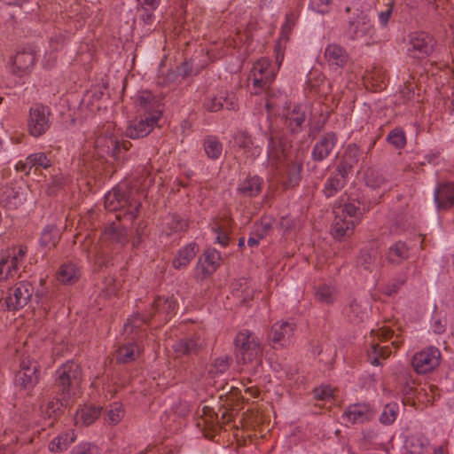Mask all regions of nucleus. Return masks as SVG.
Instances as JSON below:
<instances>
[{
    "label": "nucleus",
    "instance_id": "f257e3e1",
    "mask_svg": "<svg viewBox=\"0 0 454 454\" xmlns=\"http://www.w3.org/2000/svg\"><path fill=\"white\" fill-rule=\"evenodd\" d=\"M82 377L81 366L73 361L62 364L56 371L55 387L59 398L49 400L41 405L42 413L49 419L57 416L64 406H68L71 401V388L80 383Z\"/></svg>",
    "mask_w": 454,
    "mask_h": 454
},
{
    "label": "nucleus",
    "instance_id": "f03ea898",
    "mask_svg": "<svg viewBox=\"0 0 454 454\" xmlns=\"http://www.w3.org/2000/svg\"><path fill=\"white\" fill-rule=\"evenodd\" d=\"M141 207L137 184L129 185L121 183L105 196V207L108 211H115L116 219L132 223L137 216Z\"/></svg>",
    "mask_w": 454,
    "mask_h": 454
},
{
    "label": "nucleus",
    "instance_id": "7ed1b4c3",
    "mask_svg": "<svg viewBox=\"0 0 454 454\" xmlns=\"http://www.w3.org/2000/svg\"><path fill=\"white\" fill-rule=\"evenodd\" d=\"M236 356L239 363L252 364L254 372L262 365V348L259 339L251 332L246 330L237 334L235 338Z\"/></svg>",
    "mask_w": 454,
    "mask_h": 454
},
{
    "label": "nucleus",
    "instance_id": "20e7f679",
    "mask_svg": "<svg viewBox=\"0 0 454 454\" xmlns=\"http://www.w3.org/2000/svg\"><path fill=\"white\" fill-rule=\"evenodd\" d=\"M51 109L43 104H34L28 112L27 128L28 133L34 137L44 135L51 128Z\"/></svg>",
    "mask_w": 454,
    "mask_h": 454
},
{
    "label": "nucleus",
    "instance_id": "39448f33",
    "mask_svg": "<svg viewBox=\"0 0 454 454\" xmlns=\"http://www.w3.org/2000/svg\"><path fill=\"white\" fill-rule=\"evenodd\" d=\"M131 145L130 142L120 143L114 136L99 135L95 141V151L99 158L111 157L117 160L123 157Z\"/></svg>",
    "mask_w": 454,
    "mask_h": 454
},
{
    "label": "nucleus",
    "instance_id": "423d86ee",
    "mask_svg": "<svg viewBox=\"0 0 454 454\" xmlns=\"http://www.w3.org/2000/svg\"><path fill=\"white\" fill-rule=\"evenodd\" d=\"M275 71L268 59L256 61L251 70L252 93L257 95L262 90L266 89L275 79Z\"/></svg>",
    "mask_w": 454,
    "mask_h": 454
},
{
    "label": "nucleus",
    "instance_id": "0eeeda50",
    "mask_svg": "<svg viewBox=\"0 0 454 454\" xmlns=\"http://www.w3.org/2000/svg\"><path fill=\"white\" fill-rule=\"evenodd\" d=\"M34 291L33 285L28 281L17 283L9 289L8 295L4 299L7 309L19 310L24 308L31 300Z\"/></svg>",
    "mask_w": 454,
    "mask_h": 454
},
{
    "label": "nucleus",
    "instance_id": "6e6552de",
    "mask_svg": "<svg viewBox=\"0 0 454 454\" xmlns=\"http://www.w3.org/2000/svg\"><path fill=\"white\" fill-rule=\"evenodd\" d=\"M291 147V142L280 133L272 134L269 137L268 163L272 168H278L287 156V151Z\"/></svg>",
    "mask_w": 454,
    "mask_h": 454
},
{
    "label": "nucleus",
    "instance_id": "1a4fd4ad",
    "mask_svg": "<svg viewBox=\"0 0 454 454\" xmlns=\"http://www.w3.org/2000/svg\"><path fill=\"white\" fill-rule=\"evenodd\" d=\"M40 365L30 357L20 362V369L15 376V385L24 389H32L39 381Z\"/></svg>",
    "mask_w": 454,
    "mask_h": 454
},
{
    "label": "nucleus",
    "instance_id": "9d476101",
    "mask_svg": "<svg viewBox=\"0 0 454 454\" xmlns=\"http://www.w3.org/2000/svg\"><path fill=\"white\" fill-rule=\"evenodd\" d=\"M441 360V352L437 348L430 347L416 353L411 361L415 372L426 374L438 367Z\"/></svg>",
    "mask_w": 454,
    "mask_h": 454
},
{
    "label": "nucleus",
    "instance_id": "9b49d317",
    "mask_svg": "<svg viewBox=\"0 0 454 454\" xmlns=\"http://www.w3.org/2000/svg\"><path fill=\"white\" fill-rule=\"evenodd\" d=\"M160 117V113L156 111L132 121L126 129V136L132 139L146 137L158 123Z\"/></svg>",
    "mask_w": 454,
    "mask_h": 454
},
{
    "label": "nucleus",
    "instance_id": "f8f14e48",
    "mask_svg": "<svg viewBox=\"0 0 454 454\" xmlns=\"http://www.w3.org/2000/svg\"><path fill=\"white\" fill-rule=\"evenodd\" d=\"M434 38L425 32L411 35L409 51L415 52L414 57L420 59L428 56L434 50Z\"/></svg>",
    "mask_w": 454,
    "mask_h": 454
},
{
    "label": "nucleus",
    "instance_id": "ddd939ff",
    "mask_svg": "<svg viewBox=\"0 0 454 454\" xmlns=\"http://www.w3.org/2000/svg\"><path fill=\"white\" fill-rule=\"evenodd\" d=\"M338 137L335 132L330 131L325 133L314 145L311 158L315 161H323L326 159L336 145Z\"/></svg>",
    "mask_w": 454,
    "mask_h": 454
},
{
    "label": "nucleus",
    "instance_id": "4468645a",
    "mask_svg": "<svg viewBox=\"0 0 454 454\" xmlns=\"http://www.w3.org/2000/svg\"><path fill=\"white\" fill-rule=\"evenodd\" d=\"M324 57L329 67L333 70L344 68L348 61L347 51L337 43H330L326 46Z\"/></svg>",
    "mask_w": 454,
    "mask_h": 454
},
{
    "label": "nucleus",
    "instance_id": "2eb2a0df",
    "mask_svg": "<svg viewBox=\"0 0 454 454\" xmlns=\"http://www.w3.org/2000/svg\"><path fill=\"white\" fill-rule=\"evenodd\" d=\"M372 25L368 16L360 12L355 20L348 21V26L345 31V34L351 39L356 40L362 37L371 32Z\"/></svg>",
    "mask_w": 454,
    "mask_h": 454
},
{
    "label": "nucleus",
    "instance_id": "dca6fc26",
    "mask_svg": "<svg viewBox=\"0 0 454 454\" xmlns=\"http://www.w3.org/2000/svg\"><path fill=\"white\" fill-rule=\"evenodd\" d=\"M296 325L294 322L279 321L271 327L270 339L280 346H286L294 334Z\"/></svg>",
    "mask_w": 454,
    "mask_h": 454
},
{
    "label": "nucleus",
    "instance_id": "f3484780",
    "mask_svg": "<svg viewBox=\"0 0 454 454\" xmlns=\"http://www.w3.org/2000/svg\"><path fill=\"white\" fill-rule=\"evenodd\" d=\"M306 117L305 106L296 105L292 109H287L285 113V125L292 133H300L306 121Z\"/></svg>",
    "mask_w": 454,
    "mask_h": 454
},
{
    "label": "nucleus",
    "instance_id": "a211bd4d",
    "mask_svg": "<svg viewBox=\"0 0 454 454\" xmlns=\"http://www.w3.org/2000/svg\"><path fill=\"white\" fill-rule=\"evenodd\" d=\"M372 417V410L370 405L365 403L349 405L342 415L343 419H346L352 424L364 423L365 421L371 420Z\"/></svg>",
    "mask_w": 454,
    "mask_h": 454
},
{
    "label": "nucleus",
    "instance_id": "6ab92c4d",
    "mask_svg": "<svg viewBox=\"0 0 454 454\" xmlns=\"http://www.w3.org/2000/svg\"><path fill=\"white\" fill-rule=\"evenodd\" d=\"M101 241L109 245H119L120 247H123L129 241L127 230L124 227L115 225V223H113L104 229L101 234Z\"/></svg>",
    "mask_w": 454,
    "mask_h": 454
},
{
    "label": "nucleus",
    "instance_id": "aec40b11",
    "mask_svg": "<svg viewBox=\"0 0 454 454\" xmlns=\"http://www.w3.org/2000/svg\"><path fill=\"white\" fill-rule=\"evenodd\" d=\"M434 202L439 210L450 209L454 205V184H439L434 191Z\"/></svg>",
    "mask_w": 454,
    "mask_h": 454
},
{
    "label": "nucleus",
    "instance_id": "412c9836",
    "mask_svg": "<svg viewBox=\"0 0 454 454\" xmlns=\"http://www.w3.org/2000/svg\"><path fill=\"white\" fill-rule=\"evenodd\" d=\"M176 302L172 297H157L153 302L149 314H153V317L156 315L163 316V319L168 321L176 314Z\"/></svg>",
    "mask_w": 454,
    "mask_h": 454
},
{
    "label": "nucleus",
    "instance_id": "4be33fe9",
    "mask_svg": "<svg viewBox=\"0 0 454 454\" xmlns=\"http://www.w3.org/2000/svg\"><path fill=\"white\" fill-rule=\"evenodd\" d=\"M35 63V52L32 49H22L13 58V72L21 75L29 71Z\"/></svg>",
    "mask_w": 454,
    "mask_h": 454
},
{
    "label": "nucleus",
    "instance_id": "5701e85b",
    "mask_svg": "<svg viewBox=\"0 0 454 454\" xmlns=\"http://www.w3.org/2000/svg\"><path fill=\"white\" fill-rule=\"evenodd\" d=\"M411 248L403 241L392 244L386 254L387 261L393 265H400L410 258Z\"/></svg>",
    "mask_w": 454,
    "mask_h": 454
},
{
    "label": "nucleus",
    "instance_id": "b1692460",
    "mask_svg": "<svg viewBox=\"0 0 454 454\" xmlns=\"http://www.w3.org/2000/svg\"><path fill=\"white\" fill-rule=\"evenodd\" d=\"M235 145L243 151L247 157L255 158L261 153V148L254 145V140L247 131H238L233 136Z\"/></svg>",
    "mask_w": 454,
    "mask_h": 454
},
{
    "label": "nucleus",
    "instance_id": "393cba45",
    "mask_svg": "<svg viewBox=\"0 0 454 454\" xmlns=\"http://www.w3.org/2000/svg\"><path fill=\"white\" fill-rule=\"evenodd\" d=\"M202 348V341L198 338H184L173 344L176 356L197 355Z\"/></svg>",
    "mask_w": 454,
    "mask_h": 454
},
{
    "label": "nucleus",
    "instance_id": "a878e982",
    "mask_svg": "<svg viewBox=\"0 0 454 454\" xmlns=\"http://www.w3.org/2000/svg\"><path fill=\"white\" fill-rule=\"evenodd\" d=\"M206 409H207V407L203 408L204 415L206 416V418L203 419V423L205 427H208L213 432L217 431L222 427V425L229 423L232 419V414L225 409L221 411V415L218 413L207 415Z\"/></svg>",
    "mask_w": 454,
    "mask_h": 454
},
{
    "label": "nucleus",
    "instance_id": "bb28decb",
    "mask_svg": "<svg viewBox=\"0 0 454 454\" xmlns=\"http://www.w3.org/2000/svg\"><path fill=\"white\" fill-rule=\"evenodd\" d=\"M263 180L258 176H247L239 185V192L246 197H255L262 192Z\"/></svg>",
    "mask_w": 454,
    "mask_h": 454
},
{
    "label": "nucleus",
    "instance_id": "cd10ccee",
    "mask_svg": "<svg viewBox=\"0 0 454 454\" xmlns=\"http://www.w3.org/2000/svg\"><path fill=\"white\" fill-rule=\"evenodd\" d=\"M220 254L217 251H207L200 258L197 268L205 275H211L218 266Z\"/></svg>",
    "mask_w": 454,
    "mask_h": 454
},
{
    "label": "nucleus",
    "instance_id": "c85d7f7f",
    "mask_svg": "<svg viewBox=\"0 0 454 454\" xmlns=\"http://www.w3.org/2000/svg\"><path fill=\"white\" fill-rule=\"evenodd\" d=\"M101 409L93 406H84L77 411L74 420L77 425L90 426L99 417Z\"/></svg>",
    "mask_w": 454,
    "mask_h": 454
},
{
    "label": "nucleus",
    "instance_id": "c756f323",
    "mask_svg": "<svg viewBox=\"0 0 454 454\" xmlns=\"http://www.w3.org/2000/svg\"><path fill=\"white\" fill-rule=\"evenodd\" d=\"M140 354L138 346L134 342H129L121 346L116 354L118 363L128 364L135 361Z\"/></svg>",
    "mask_w": 454,
    "mask_h": 454
},
{
    "label": "nucleus",
    "instance_id": "7c9ffc66",
    "mask_svg": "<svg viewBox=\"0 0 454 454\" xmlns=\"http://www.w3.org/2000/svg\"><path fill=\"white\" fill-rule=\"evenodd\" d=\"M356 225L354 219H343L335 215L334 223H333V235L336 239H342L349 236L352 233Z\"/></svg>",
    "mask_w": 454,
    "mask_h": 454
},
{
    "label": "nucleus",
    "instance_id": "2f4dec72",
    "mask_svg": "<svg viewBox=\"0 0 454 454\" xmlns=\"http://www.w3.org/2000/svg\"><path fill=\"white\" fill-rule=\"evenodd\" d=\"M196 248L197 247L195 244H189L180 249L177 256L172 262L173 267L179 270L188 265L196 255Z\"/></svg>",
    "mask_w": 454,
    "mask_h": 454
},
{
    "label": "nucleus",
    "instance_id": "473e14b6",
    "mask_svg": "<svg viewBox=\"0 0 454 454\" xmlns=\"http://www.w3.org/2000/svg\"><path fill=\"white\" fill-rule=\"evenodd\" d=\"M75 434L73 431H67L53 438L49 443V450L51 452H61L67 450L74 441Z\"/></svg>",
    "mask_w": 454,
    "mask_h": 454
},
{
    "label": "nucleus",
    "instance_id": "72a5a7b5",
    "mask_svg": "<svg viewBox=\"0 0 454 454\" xmlns=\"http://www.w3.org/2000/svg\"><path fill=\"white\" fill-rule=\"evenodd\" d=\"M60 239L59 228L54 224L47 225L42 231L40 244L45 247H55Z\"/></svg>",
    "mask_w": 454,
    "mask_h": 454
},
{
    "label": "nucleus",
    "instance_id": "f704fd0d",
    "mask_svg": "<svg viewBox=\"0 0 454 454\" xmlns=\"http://www.w3.org/2000/svg\"><path fill=\"white\" fill-rule=\"evenodd\" d=\"M315 297L324 305H332L337 299V290L333 286L323 284L317 287Z\"/></svg>",
    "mask_w": 454,
    "mask_h": 454
},
{
    "label": "nucleus",
    "instance_id": "c9c22d12",
    "mask_svg": "<svg viewBox=\"0 0 454 454\" xmlns=\"http://www.w3.org/2000/svg\"><path fill=\"white\" fill-rule=\"evenodd\" d=\"M391 354L388 346H380L378 342H372L368 350V360L372 365H380V359H387Z\"/></svg>",
    "mask_w": 454,
    "mask_h": 454
},
{
    "label": "nucleus",
    "instance_id": "e433bc0d",
    "mask_svg": "<svg viewBox=\"0 0 454 454\" xmlns=\"http://www.w3.org/2000/svg\"><path fill=\"white\" fill-rule=\"evenodd\" d=\"M203 147L206 155L211 160H217L223 153V145L215 136H208L204 139Z\"/></svg>",
    "mask_w": 454,
    "mask_h": 454
},
{
    "label": "nucleus",
    "instance_id": "4c0bfd02",
    "mask_svg": "<svg viewBox=\"0 0 454 454\" xmlns=\"http://www.w3.org/2000/svg\"><path fill=\"white\" fill-rule=\"evenodd\" d=\"M302 163L299 161H293L287 166L286 181L285 182L286 188H294L300 184L301 179Z\"/></svg>",
    "mask_w": 454,
    "mask_h": 454
},
{
    "label": "nucleus",
    "instance_id": "58836bf2",
    "mask_svg": "<svg viewBox=\"0 0 454 454\" xmlns=\"http://www.w3.org/2000/svg\"><path fill=\"white\" fill-rule=\"evenodd\" d=\"M58 279L63 284H73L79 279V271L74 263L61 265L58 271Z\"/></svg>",
    "mask_w": 454,
    "mask_h": 454
},
{
    "label": "nucleus",
    "instance_id": "ea45409f",
    "mask_svg": "<svg viewBox=\"0 0 454 454\" xmlns=\"http://www.w3.org/2000/svg\"><path fill=\"white\" fill-rule=\"evenodd\" d=\"M429 445L428 439L424 434H415L406 440V448L411 454L423 453Z\"/></svg>",
    "mask_w": 454,
    "mask_h": 454
},
{
    "label": "nucleus",
    "instance_id": "a19ab883",
    "mask_svg": "<svg viewBox=\"0 0 454 454\" xmlns=\"http://www.w3.org/2000/svg\"><path fill=\"white\" fill-rule=\"evenodd\" d=\"M254 289L250 288L247 281L245 279L239 280L233 284V295L240 299L244 304L254 298Z\"/></svg>",
    "mask_w": 454,
    "mask_h": 454
},
{
    "label": "nucleus",
    "instance_id": "79ce46f5",
    "mask_svg": "<svg viewBox=\"0 0 454 454\" xmlns=\"http://www.w3.org/2000/svg\"><path fill=\"white\" fill-rule=\"evenodd\" d=\"M188 228L187 220L184 219L182 216L173 214L169 215L166 218V232L167 235H171L173 233H178L184 231Z\"/></svg>",
    "mask_w": 454,
    "mask_h": 454
},
{
    "label": "nucleus",
    "instance_id": "37998d69",
    "mask_svg": "<svg viewBox=\"0 0 454 454\" xmlns=\"http://www.w3.org/2000/svg\"><path fill=\"white\" fill-rule=\"evenodd\" d=\"M364 182L368 187L379 189L385 186L387 180L379 170L369 168L364 173Z\"/></svg>",
    "mask_w": 454,
    "mask_h": 454
},
{
    "label": "nucleus",
    "instance_id": "c03bdc74",
    "mask_svg": "<svg viewBox=\"0 0 454 454\" xmlns=\"http://www.w3.org/2000/svg\"><path fill=\"white\" fill-rule=\"evenodd\" d=\"M346 184V180L342 179V177H338L333 175L327 178L323 192L326 198H331L334 196L338 192H340Z\"/></svg>",
    "mask_w": 454,
    "mask_h": 454
},
{
    "label": "nucleus",
    "instance_id": "a18cd8bd",
    "mask_svg": "<svg viewBox=\"0 0 454 454\" xmlns=\"http://www.w3.org/2000/svg\"><path fill=\"white\" fill-rule=\"evenodd\" d=\"M333 213L338 217L343 219H354L360 213V208L354 203H340L333 207Z\"/></svg>",
    "mask_w": 454,
    "mask_h": 454
},
{
    "label": "nucleus",
    "instance_id": "49530a36",
    "mask_svg": "<svg viewBox=\"0 0 454 454\" xmlns=\"http://www.w3.org/2000/svg\"><path fill=\"white\" fill-rule=\"evenodd\" d=\"M231 358L229 356L217 357L212 363L208 374L212 377L224 373L231 365Z\"/></svg>",
    "mask_w": 454,
    "mask_h": 454
},
{
    "label": "nucleus",
    "instance_id": "de8ad7c7",
    "mask_svg": "<svg viewBox=\"0 0 454 454\" xmlns=\"http://www.w3.org/2000/svg\"><path fill=\"white\" fill-rule=\"evenodd\" d=\"M18 270L19 268L14 265L13 262L8 256L0 258V280L13 278Z\"/></svg>",
    "mask_w": 454,
    "mask_h": 454
},
{
    "label": "nucleus",
    "instance_id": "09e8293b",
    "mask_svg": "<svg viewBox=\"0 0 454 454\" xmlns=\"http://www.w3.org/2000/svg\"><path fill=\"white\" fill-rule=\"evenodd\" d=\"M153 318V314H137L128 319L124 325V331L126 333H132L135 329L140 328L143 325L147 324Z\"/></svg>",
    "mask_w": 454,
    "mask_h": 454
},
{
    "label": "nucleus",
    "instance_id": "8fccbe9b",
    "mask_svg": "<svg viewBox=\"0 0 454 454\" xmlns=\"http://www.w3.org/2000/svg\"><path fill=\"white\" fill-rule=\"evenodd\" d=\"M27 164L30 167L38 168H48L51 166V160L48 158L45 153H35L27 156Z\"/></svg>",
    "mask_w": 454,
    "mask_h": 454
},
{
    "label": "nucleus",
    "instance_id": "3c124183",
    "mask_svg": "<svg viewBox=\"0 0 454 454\" xmlns=\"http://www.w3.org/2000/svg\"><path fill=\"white\" fill-rule=\"evenodd\" d=\"M397 411V403H391L386 404L380 414V421L384 425H391L396 419Z\"/></svg>",
    "mask_w": 454,
    "mask_h": 454
},
{
    "label": "nucleus",
    "instance_id": "603ef678",
    "mask_svg": "<svg viewBox=\"0 0 454 454\" xmlns=\"http://www.w3.org/2000/svg\"><path fill=\"white\" fill-rule=\"evenodd\" d=\"M387 140L397 149L403 148L406 144L405 134L400 129L391 130L387 137Z\"/></svg>",
    "mask_w": 454,
    "mask_h": 454
},
{
    "label": "nucleus",
    "instance_id": "864d4df0",
    "mask_svg": "<svg viewBox=\"0 0 454 454\" xmlns=\"http://www.w3.org/2000/svg\"><path fill=\"white\" fill-rule=\"evenodd\" d=\"M361 150L356 144H349L345 149L342 160L355 166L360 158Z\"/></svg>",
    "mask_w": 454,
    "mask_h": 454
},
{
    "label": "nucleus",
    "instance_id": "5fc2aeb1",
    "mask_svg": "<svg viewBox=\"0 0 454 454\" xmlns=\"http://www.w3.org/2000/svg\"><path fill=\"white\" fill-rule=\"evenodd\" d=\"M154 96L150 91H142L136 98V104L142 109L148 111L154 106Z\"/></svg>",
    "mask_w": 454,
    "mask_h": 454
},
{
    "label": "nucleus",
    "instance_id": "6e6d98bb",
    "mask_svg": "<svg viewBox=\"0 0 454 454\" xmlns=\"http://www.w3.org/2000/svg\"><path fill=\"white\" fill-rule=\"evenodd\" d=\"M348 315L350 317H353L355 318L363 320L364 316L366 315V308L356 299H354L350 301L348 305Z\"/></svg>",
    "mask_w": 454,
    "mask_h": 454
},
{
    "label": "nucleus",
    "instance_id": "4d7b16f0",
    "mask_svg": "<svg viewBox=\"0 0 454 454\" xmlns=\"http://www.w3.org/2000/svg\"><path fill=\"white\" fill-rule=\"evenodd\" d=\"M157 8L147 6H138L137 16L139 20H141L145 25H152L155 20L154 11Z\"/></svg>",
    "mask_w": 454,
    "mask_h": 454
},
{
    "label": "nucleus",
    "instance_id": "13d9d810",
    "mask_svg": "<svg viewBox=\"0 0 454 454\" xmlns=\"http://www.w3.org/2000/svg\"><path fill=\"white\" fill-rule=\"evenodd\" d=\"M333 0H310L309 8L320 14H325L330 12Z\"/></svg>",
    "mask_w": 454,
    "mask_h": 454
},
{
    "label": "nucleus",
    "instance_id": "bf43d9fd",
    "mask_svg": "<svg viewBox=\"0 0 454 454\" xmlns=\"http://www.w3.org/2000/svg\"><path fill=\"white\" fill-rule=\"evenodd\" d=\"M204 108L208 112H218L223 109L222 95L207 98L203 104Z\"/></svg>",
    "mask_w": 454,
    "mask_h": 454
},
{
    "label": "nucleus",
    "instance_id": "052dcab7",
    "mask_svg": "<svg viewBox=\"0 0 454 454\" xmlns=\"http://www.w3.org/2000/svg\"><path fill=\"white\" fill-rule=\"evenodd\" d=\"M123 417V410L121 404L114 403L107 412V419L110 423L116 425Z\"/></svg>",
    "mask_w": 454,
    "mask_h": 454
},
{
    "label": "nucleus",
    "instance_id": "680f3d73",
    "mask_svg": "<svg viewBox=\"0 0 454 454\" xmlns=\"http://www.w3.org/2000/svg\"><path fill=\"white\" fill-rule=\"evenodd\" d=\"M98 449L96 445L90 442H82L76 445L71 451V454H98Z\"/></svg>",
    "mask_w": 454,
    "mask_h": 454
},
{
    "label": "nucleus",
    "instance_id": "e2e57ef3",
    "mask_svg": "<svg viewBox=\"0 0 454 454\" xmlns=\"http://www.w3.org/2000/svg\"><path fill=\"white\" fill-rule=\"evenodd\" d=\"M375 261V255L370 250H362L358 258V264L364 270H371V265Z\"/></svg>",
    "mask_w": 454,
    "mask_h": 454
},
{
    "label": "nucleus",
    "instance_id": "0e129e2a",
    "mask_svg": "<svg viewBox=\"0 0 454 454\" xmlns=\"http://www.w3.org/2000/svg\"><path fill=\"white\" fill-rule=\"evenodd\" d=\"M223 103L225 109L231 111H237L239 109L238 98L234 93H226L222 95Z\"/></svg>",
    "mask_w": 454,
    "mask_h": 454
},
{
    "label": "nucleus",
    "instance_id": "69168bd1",
    "mask_svg": "<svg viewBox=\"0 0 454 454\" xmlns=\"http://www.w3.org/2000/svg\"><path fill=\"white\" fill-rule=\"evenodd\" d=\"M406 282L404 278H398L394 279L392 283L386 286L384 288V294L388 296H392L398 292L401 286H403Z\"/></svg>",
    "mask_w": 454,
    "mask_h": 454
},
{
    "label": "nucleus",
    "instance_id": "338daca9",
    "mask_svg": "<svg viewBox=\"0 0 454 454\" xmlns=\"http://www.w3.org/2000/svg\"><path fill=\"white\" fill-rule=\"evenodd\" d=\"M314 394L318 400H328L333 396V390L330 386H321L315 388Z\"/></svg>",
    "mask_w": 454,
    "mask_h": 454
},
{
    "label": "nucleus",
    "instance_id": "774afa93",
    "mask_svg": "<svg viewBox=\"0 0 454 454\" xmlns=\"http://www.w3.org/2000/svg\"><path fill=\"white\" fill-rule=\"evenodd\" d=\"M27 253L26 247H20L18 251L12 256H8L19 269L22 265L25 256Z\"/></svg>",
    "mask_w": 454,
    "mask_h": 454
}]
</instances>
